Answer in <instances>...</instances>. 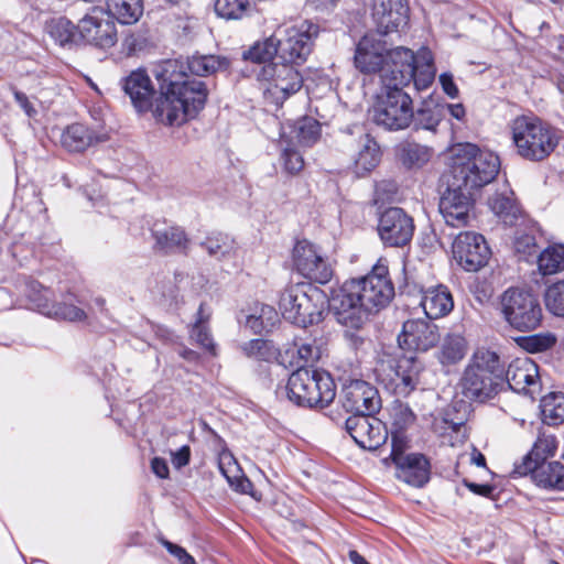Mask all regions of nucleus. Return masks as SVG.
I'll list each match as a JSON object with an SVG mask.
<instances>
[{"instance_id":"1","label":"nucleus","mask_w":564,"mask_h":564,"mask_svg":"<svg viewBox=\"0 0 564 564\" xmlns=\"http://www.w3.org/2000/svg\"><path fill=\"white\" fill-rule=\"evenodd\" d=\"M160 83V96L143 68L130 72L121 79V87L139 113L152 111L155 119L164 124H182L194 118L204 107L207 90L202 80L191 78L184 72L181 61L169 59L159 64L155 70Z\"/></svg>"},{"instance_id":"2","label":"nucleus","mask_w":564,"mask_h":564,"mask_svg":"<svg viewBox=\"0 0 564 564\" xmlns=\"http://www.w3.org/2000/svg\"><path fill=\"white\" fill-rule=\"evenodd\" d=\"M447 189L441 197L440 212L447 225H467L474 208L473 191L489 184L498 174V155L473 143H458L449 150Z\"/></svg>"},{"instance_id":"3","label":"nucleus","mask_w":564,"mask_h":564,"mask_svg":"<svg viewBox=\"0 0 564 564\" xmlns=\"http://www.w3.org/2000/svg\"><path fill=\"white\" fill-rule=\"evenodd\" d=\"M393 296L388 262L380 258L367 275L347 280L334 289L328 305L338 323L359 328L370 313L386 307Z\"/></svg>"},{"instance_id":"4","label":"nucleus","mask_w":564,"mask_h":564,"mask_svg":"<svg viewBox=\"0 0 564 564\" xmlns=\"http://www.w3.org/2000/svg\"><path fill=\"white\" fill-rule=\"evenodd\" d=\"M397 55L403 57L402 70H398L397 77L383 76L381 89L369 108L372 122L389 131L406 129L414 117L413 100L403 91V87L411 83L413 75L408 64L412 57L405 51H399Z\"/></svg>"},{"instance_id":"5","label":"nucleus","mask_w":564,"mask_h":564,"mask_svg":"<svg viewBox=\"0 0 564 564\" xmlns=\"http://www.w3.org/2000/svg\"><path fill=\"white\" fill-rule=\"evenodd\" d=\"M503 373L505 366L496 351L477 349L462 378L464 395L479 402L494 398L503 384Z\"/></svg>"},{"instance_id":"6","label":"nucleus","mask_w":564,"mask_h":564,"mask_svg":"<svg viewBox=\"0 0 564 564\" xmlns=\"http://www.w3.org/2000/svg\"><path fill=\"white\" fill-rule=\"evenodd\" d=\"M517 153L524 160L539 162L558 145L555 128L535 116H519L510 124Z\"/></svg>"},{"instance_id":"7","label":"nucleus","mask_w":564,"mask_h":564,"mask_svg":"<svg viewBox=\"0 0 564 564\" xmlns=\"http://www.w3.org/2000/svg\"><path fill=\"white\" fill-rule=\"evenodd\" d=\"M326 303L325 293L308 282L286 286L279 301L282 316L302 327L318 323Z\"/></svg>"},{"instance_id":"8","label":"nucleus","mask_w":564,"mask_h":564,"mask_svg":"<svg viewBox=\"0 0 564 564\" xmlns=\"http://www.w3.org/2000/svg\"><path fill=\"white\" fill-rule=\"evenodd\" d=\"M290 401L304 408H324L336 397V387L329 373L300 366L286 384Z\"/></svg>"},{"instance_id":"9","label":"nucleus","mask_w":564,"mask_h":564,"mask_svg":"<svg viewBox=\"0 0 564 564\" xmlns=\"http://www.w3.org/2000/svg\"><path fill=\"white\" fill-rule=\"evenodd\" d=\"M421 370V362L406 355H383L376 367L378 380L399 397H406L416 388Z\"/></svg>"},{"instance_id":"10","label":"nucleus","mask_w":564,"mask_h":564,"mask_svg":"<svg viewBox=\"0 0 564 564\" xmlns=\"http://www.w3.org/2000/svg\"><path fill=\"white\" fill-rule=\"evenodd\" d=\"M297 67L282 61L262 66L258 79L263 85L265 98L280 105L297 93L303 86V77Z\"/></svg>"},{"instance_id":"11","label":"nucleus","mask_w":564,"mask_h":564,"mask_svg":"<svg viewBox=\"0 0 564 564\" xmlns=\"http://www.w3.org/2000/svg\"><path fill=\"white\" fill-rule=\"evenodd\" d=\"M501 307L506 321L518 330H532L541 324L542 307L530 292L507 290L501 296Z\"/></svg>"},{"instance_id":"12","label":"nucleus","mask_w":564,"mask_h":564,"mask_svg":"<svg viewBox=\"0 0 564 564\" xmlns=\"http://www.w3.org/2000/svg\"><path fill=\"white\" fill-rule=\"evenodd\" d=\"M394 50H388L387 44L373 34L365 35L357 44L355 53V66L364 74H380L381 85L383 76H398V67L390 61V54Z\"/></svg>"},{"instance_id":"13","label":"nucleus","mask_w":564,"mask_h":564,"mask_svg":"<svg viewBox=\"0 0 564 564\" xmlns=\"http://www.w3.org/2000/svg\"><path fill=\"white\" fill-rule=\"evenodd\" d=\"M316 26L303 21L300 24L278 30L279 58L284 63L300 66L312 52L313 37Z\"/></svg>"},{"instance_id":"14","label":"nucleus","mask_w":564,"mask_h":564,"mask_svg":"<svg viewBox=\"0 0 564 564\" xmlns=\"http://www.w3.org/2000/svg\"><path fill=\"white\" fill-rule=\"evenodd\" d=\"M293 263L306 279L316 283H328L334 274L333 267L319 247L308 240L297 241L293 248Z\"/></svg>"},{"instance_id":"15","label":"nucleus","mask_w":564,"mask_h":564,"mask_svg":"<svg viewBox=\"0 0 564 564\" xmlns=\"http://www.w3.org/2000/svg\"><path fill=\"white\" fill-rule=\"evenodd\" d=\"M80 41L100 48L112 47L117 41L116 24L106 11L94 8L77 23Z\"/></svg>"},{"instance_id":"16","label":"nucleus","mask_w":564,"mask_h":564,"mask_svg":"<svg viewBox=\"0 0 564 564\" xmlns=\"http://www.w3.org/2000/svg\"><path fill=\"white\" fill-rule=\"evenodd\" d=\"M341 403L352 415L375 414L381 406L378 390L360 379H343Z\"/></svg>"},{"instance_id":"17","label":"nucleus","mask_w":564,"mask_h":564,"mask_svg":"<svg viewBox=\"0 0 564 564\" xmlns=\"http://www.w3.org/2000/svg\"><path fill=\"white\" fill-rule=\"evenodd\" d=\"M453 256L464 270L476 272L488 262L490 249L482 235L463 231L453 242Z\"/></svg>"},{"instance_id":"18","label":"nucleus","mask_w":564,"mask_h":564,"mask_svg":"<svg viewBox=\"0 0 564 564\" xmlns=\"http://www.w3.org/2000/svg\"><path fill=\"white\" fill-rule=\"evenodd\" d=\"M378 232L384 245L403 247L414 234L413 219L401 208L392 207L384 210L379 219Z\"/></svg>"},{"instance_id":"19","label":"nucleus","mask_w":564,"mask_h":564,"mask_svg":"<svg viewBox=\"0 0 564 564\" xmlns=\"http://www.w3.org/2000/svg\"><path fill=\"white\" fill-rule=\"evenodd\" d=\"M29 299L33 306L43 315L56 319L79 322L86 318V313L70 302H55L53 292L39 283L30 284Z\"/></svg>"},{"instance_id":"20","label":"nucleus","mask_w":564,"mask_h":564,"mask_svg":"<svg viewBox=\"0 0 564 564\" xmlns=\"http://www.w3.org/2000/svg\"><path fill=\"white\" fill-rule=\"evenodd\" d=\"M346 430L356 444L369 451L379 448L388 438L386 426L372 414L349 416Z\"/></svg>"},{"instance_id":"21","label":"nucleus","mask_w":564,"mask_h":564,"mask_svg":"<svg viewBox=\"0 0 564 564\" xmlns=\"http://www.w3.org/2000/svg\"><path fill=\"white\" fill-rule=\"evenodd\" d=\"M399 51H405L410 53L412 57L408 64H410L413 72L411 82H414L415 88L417 90H425L429 88L435 78L436 72L432 52L427 47H421L415 54L410 48L403 46L394 48L390 54V61L395 67H398V70H402L403 68V57L397 55V52Z\"/></svg>"},{"instance_id":"22","label":"nucleus","mask_w":564,"mask_h":564,"mask_svg":"<svg viewBox=\"0 0 564 564\" xmlns=\"http://www.w3.org/2000/svg\"><path fill=\"white\" fill-rule=\"evenodd\" d=\"M372 18L380 34L399 32L409 21V7L404 0H373Z\"/></svg>"},{"instance_id":"23","label":"nucleus","mask_w":564,"mask_h":564,"mask_svg":"<svg viewBox=\"0 0 564 564\" xmlns=\"http://www.w3.org/2000/svg\"><path fill=\"white\" fill-rule=\"evenodd\" d=\"M440 339L437 326L425 319H410L403 324L402 333L398 336L401 348L426 351L434 347Z\"/></svg>"},{"instance_id":"24","label":"nucleus","mask_w":564,"mask_h":564,"mask_svg":"<svg viewBox=\"0 0 564 564\" xmlns=\"http://www.w3.org/2000/svg\"><path fill=\"white\" fill-rule=\"evenodd\" d=\"M505 380L513 391L533 394L540 388L538 365L529 357L516 358L505 371Z\"/></svg>"},{"instance_id":"25","label":"nucleus","mask_w":564,"mask_h":564,"mask_svg":"<svg viewBox=\"0 0 564 564\" xmlns=\"http://www.w3.org/2000/svg\"><path fill=\"white\" fill-rule=\"evenodd\" d=\"M519 475L531 474L533 481L543 488L564 489V466L558 462L536 464L531 458H523L516 466Z\"/></svg>"},{"instance_id":"26","label":"nucleus","mask_w":564,"mask_h":564,"mask_svg":"<svg viewBox=\"0 0 564 564\" xmlns=\"http://www.w3.org/2000/svg\"><path fill=\"white\" fill-rule=\"evenodd\" d=\"M398 479L413 486L422 487L430 478V463L419 453H410L405 458H399L394 464Z\"/></svg>"},{"instance_id":"27","label":"nucleus","mask_w":564,"mask_h":564,"mask_svg":"<svg viewBox=\"0 0 564 564\" xmlns=\"http://www.w3.org/2000/svg\"><path fill=\"white\" fill-rule=\"evenodd\" d=\"M108 138L106 132L89 129L80 123H74L65 129L61 142L69 152H83L88 148L106 142Z\"/></svg>"},{"instance_id":"28","label":"nucleus","mask_w":564,"mask_h":564,"mask_svg":"<svg viewBox=\"0 0 564 564\" xmlns=\"http://www.w3.org/2000/svg\"><path fill=\"white\" fill-rule=\"evenodd\" d=\"M421 306L430 319L449 314L454 307L451 292L444 285L427 289L422 296Z\"/></svg>"},{"instance_id":"29","label":"nucleus","mask_w":564,"mask_h":564,"mask_svg":"<svg viewBox=\"0 0 564 564\" xmlns=\"http://www.w3.org/2000/svg\"><path fill=\"white\" fill-rule=\"evenodd\" d=\"M491 212L508 226L518 225L523 219L522 212L513 198V193L508 187L496 193L488 200Z\"/></svg>"},{"instance_id":"30","label":"nucleus","mask_w":564,"mask_h":564,"mask_svg":"<svg viewBox=\"0 0 564 564\" xmlns=\"http://www.w3.org/2000/svg\"><path fill=\"white\" fill-rule=\"evenodd\" d=\"M254 334L270 330L279 319L276 311L263 303H254L247 311H242L240 321Z\"/></svg>"},{"instance_id":"31","label":"nucleus","mask_w":564,"mask_h":564,"mask_svg":"<svg viewBox=\"0 0 564 564\" xmlns=\"http://www.w3.org/2000/svg\"><path fill=\"white\" fill-rule=\"evenodd\" d=\"M218 466L220 473L232 489L241 494L252 495V484L243 476L240 466L231 453L226 451L221 452L218 457Z\"/></svg>"},{"instance_id":"32","label":"nucleus","mask_w":564,"mask_h":564,"mask_svg":"<svg viewBox=\"0 0 564 564\" xmlns=\"http://www.w3.org/2000/svg\"><path fill=\"white\" fill-rule=\"evenodd\" d=\"M380 161V149L378 143L368 134L360 138L359 150L354 160V170L358 176L372 171Z\"/></svg>"},{"instance_id":"33","label":"nucleus","mask_w":564,"mask_h":564,"mask_svg":"<svg viewBox=\"0 0 564 564\" xmlns=\"http://www.w3.org/2000/svg\"><path fill=\"white\" fill-rule=\"evenodd\" d=\"M468 351L465 337L458 334L447 335L440 347L438 360L444 366H451L462 361Z\"/></svg>"},{"instance_id":"34","label":"nucleus","mask_w":564,"mask_h":564,"mask_svg":"<svg viewBox=\"0 0 564 564\" xmlns=\"http://www.w3.org/2000/svg\"><path fill=\"white\" fill-rule=\"evenodd\" d=\"M184 65V72L186 73V68L189 72L197 76H208L213 75L219 70H225L229 66V62L225 57H220L217 55H194L192 56L186 65Z\"/></svg>"},{"instance_id":"35","label":"nucleus","mask_w":564,"mask_h":564,"mask_svg":"<svg viewBox=\"0 0 564 564\" xmlns=\"http://www.w3.org/2000/svg\"><path fill=\"white\" fill-rule=\"evenodd\" d=\"M107 13L122 24L135 23L143 13L141 0H107Z\"/></svg>"},{"instance_id":"36","label":"nucleus","mask_w":564,"mask_h":564,"mask_svg":"<svg viewBox=\"0 0 564 564\" xmlns=\"http://www.w3.org/2000/svg\"><path fill=\"white\" fill-rule=\"evenodd\" d=\"M541 415L544 423L557 425L564 421V394L551 392L544 395L540 403Z\"/></svg>"},{"instance_id":"37","label":"nucleus","mask_w":564,"mask_h":564,"mask_svg":"<svg viewBox=\"0 0 564 564\" xmlns=\"http://www.w3.org/2000/svg\"><path fill=\"white\" fill-rule=\"evenodd\" d=\"M47 31L51 37L62 46L80 41L77 25L64 17L51 20Z\"/></svg>"},{"instance_id":"38","label":"nucleus","mask_w":564,"mask_h":564,"mask_svg":"<svg viewBox=\"0 0 564 564\" xmlns=\"http://www.w3.org/2000/svg\"><path fill=\"white\" fill-rule=\"evenodd\" d=\"M538 267L543 275L564 270V245H552L545 248L538 258Z\"/></svg>"},{"instance_id":"39","label":"nucleus","mask_w":564,"mask_h":564,"mask_svg":"<svg viewBox=\"0 0 564 564\" xmlns=\"http://www.w3.org/2000/svg\"><path fill=\"white\" fill-rule=\"evenodd\" d=\"M214 10L224 20H241L252 10L251 0H215Z\"/></svg>"},{"instance_id":"40","label":"nucleus","mask_w":564,"mask_h":564,"mask_svg":"<svg viewBox=\"0 0 564 564\" xmlns=\"http://www.w3.org/2000/svg\"><path fill=\"white\" fill-rule=\"evenodd\" d=\"M279 36L278 31L263 41L254 43L247 52L243 53L246 59L262 63L271 61L275 55L279 56Z\"/></svg>"},{"instance_id":"41","label":"nucleus","mask_w":564,"mask_h":564,"mask_svg":"<svg viewBox=\"0 0 564 564\" xmlns=\"http://www.w3.org/2000/svg\"><path fill=\"white\" fill-rule=\"evenodd\" d=\"M210 313L205 310L204 304L199 305L196 321L191 330V338L199 346L210 352H215V344L208 328Z\"/></svg>"},{"instance_id":"42","label":"nucleus","mask_w":564,"mask_h":564,"mask_svg":"<svg viewBox=\"0 0 564 564\" xmlns=\"http://www.w3.org/2000/svg\"><path fill=\"white\" fill-rule=\"evenodd\" d=\"M155 246L163 251H172L186 247L187 238L183 229L169 227L162 230L153 231Z\"/></svg>"},{"instance_id":"43","label":"nucleus","mask_w":564,"mask_h":564,"mask_svg":"<svg viewBox=\"0 0 564 564\" xmlns=\"http://www.w3.org/2000/svg\"><path fill=\"white\" fill-rule=\"evenodd\" d=\"M281 155L280 162L284 172L289 175H296L304 169V159L294 145L284 139L282 134L280 141Z\"/></svg>"},{"instance_id":"44","label":"nucleus","mask_w":564,"mask_h":564,"mask_svg":"<svg viewBox=\"0 0 564 564\" xmlns=\"http://www.w3.org/2000/svg\"><path fill=\"white\" fill-rule=\"evenodd\" d=\"M293 132L301 145L311 147L321 137V124L312 117H303L294 123Z\"/></svg>"},{"instance_id":"45","label":"nucleus","mask_w":564,"mask_h":564,"mask_svg":"<svg viewBox=\"0 0 564 564\" xmlns=\"http://www.w3.org/2000/svg\"><path fill=\"white\" fill-rule=\"evenodd\" d=\"M399 156L408 167H421L431 159V151L427 147L417 143L401 145Z\"/></svg>"},{"instance_id":"46","label":"nucleus","mask_w":564,"mask_h":564,"mask_svg":"<svg viewBox=\"0 0 564 564\" xmlns=\"http://www.w3.org/2000/svg\"><path fill=\"white\" fill-rule=\"evenodd\" d=\"M557 444L552 435L541 434L535 441L532 451L523 458H531L536 464L546 463V459L554 456Z\"/></svg>"},{"instance_id":"47","label":"nucleus","mask_w":564,"mask_h":564,"mask_svg":"<svg viewBox=\"0 0 564 564\" xmlns=\"http://www.w3.org/2000/svg\"><path fill=\"white\" fill-rule=\"evenodd\" d=\"M545 306L555 316L564 317V280L547 286L544 294Z\"/></svg>"},{"instance_id":"48","label":"nucleus","mask_w":564,"mask_h":564,"mask_svg":"<svg viewBox=\"0 0 564 564\" xmlns=\"http://www.w3.org/2000/svg\"><path fill=\"white\" fill-rule=\"evenodd\" d=\"M204 246L209 256L221 259L235 250V243L227 236L208 237Z\"/></svg>"},{"instance_id":"49","label":"nucleus","mask_w":564,"mask_h":564,"mask_svg":"<svg viewBox=\"0 0 564 564\" xmlns=\"http://www.w3.org/2000/svg\"><path fill=\"white\" fill-rule=\"evenodd\" d=\"M556 343V338L553 334H535L522 338V346L530 352L544 351Z\"/></svg>"},{"instance_id":"50","label":"nucleus","mask_w":564,"mask_h":564,"mask_svg":"<svg viewBox=\"0 0 564 564\" xmlns=\"http://www.w3.org/2000/svg\"><path fill=\"white\" fill-rule=\"evenodd\" d=\"M242 350L249 357L264 360L271 358L274 355L273 346L271 343L261 338L252 339L249 343H246L242 346Z\"/></svg>"},{"instance_id":"51","label":"nucleus","mask_w":564,"mask_h":564,"mask_svg":"<svg viewBox=\"0 0 564 564\" xmlns=\"http://www.w3.org/2000/svg\"><path fill=\"white\" fill-rule=\"evenodd\" d=\"M409 448V441L405 434L401 431L391 432V454L390 459L393 464L398 463L399 458H405L410 453H406Z\"/></svg>"},{"instance_id":"52","label":"nucleus","mask_w":564,"mask_h":564,"mask_svg":"<svg viewBox=\"0 0 564 564\" xmlns=\"http://www.w3.org/2000/svg\"><path fill=\"white\" fill-rule=\"evenodd\" d=\"M392 419V425L397 429L395 431H401L413 422V413L408 406L400 404L393 408Z\"/></svg>"},{"instance_id":"53","label":"nucleus","mask_w":564,"mask_h":564,"mask_svg":"<svg viewBox=\"0 0 564 564\" xmlns=\"http://www.w3.org/2000/svg\"><path fill=\"white\" fill-rule=\"evenodd\" d=\"M318 348L310 343H302L297 346V356L303 365L316 360L318 358Z\"/></svg>"},{"instance_id":"54","label":"nucleus","mask_w":564,"mask_h":564,"mask_svg":"<svg viewBox=\"0 0 564 564\" xmlns=\"http://www.w3.org/2000/svg\"><path fill=\"white\" fill-rule=\"evenodd\" d=\"M514 248L519 253L531 254L535 249V239L532 235L529 234L516 236Z\"/></svg>"},{"instance_id":"55","label":"nucleus","mask_w":564,"mask_h":564,"mask_svg":"<svg viewBox=\"0 0 564 564\" xmlns=\"http://www.w3.org/2000/svg\"><path fill=\"white\" fill-rule=\"evenodd\" d=\"M191 449L189 446L184 445L176 452L171 453V460L175 468L180 469L189 463Z\"/></svg>"},{"instance_id":"56","label":"nucleus","mask_w":564,"mask_h":564,"mask_svg":"<svg viewBox=\"0 0 564 564\" xmlns=\"http://www.w3.org/2000/svg\"><path fill=\"white\" fill-rule=\"evenodd\" d=\"M440 83L443 91L451 98H456L459 90L454 83L453 75L451 73H443L440 75Z\"/></svg>"},{"instance_id":"57","label":"nucleus","mask_w":564,"mask_h":564,"mask_svg":"<svg viewBox=\"0 0 564 564\" xmlns=\"http://www.w3.org/2000/svg\"><path fill=\"white\" fill-rule=\"evenodd\" d=\"M164 545L182 564H195L193 556H191L183 547L169 541H164Z\"/></svg>"},{"instance_id":"58","label":"nucleus","mask_w":564,"mask_h":564,"mask_svg":"<svg viewBox=\"0 0 564 564\" xmlns=\"http://www.w3.org/2000/svg\"><path fill=\"white\" fill-rule=\"evenodd\" d=\"M151 469L159 478H167L169 477V466L165 459L161 457H154L151 460Z\"/></svg>"},{"instance_id":"59","label":"nucleus","mask_w":564,"mask_h":564,"mask_svg":"<svg viewBox=\"0 0 564 564\" xmlns=\"http://www.w3.org/2000/svg\"><path fill=\"white\" fill-rule=\"evenodd\" d=\"M14 98H15V101L19 104V106L24 110V112L29 117H32L36 113L35 109L29 101V98L26 97L25 94H23L21 91H14Z\"/></svg>"},{"instance_id":"60","label":"nucleus","mask_w":564,"mask_h":564,"mask_svg":"<svg viewBox=\"0 0 564 564\" xmlns=\"http://www.w3.org/2000/svg\"><path fill=\"white\" fill-rule=\"evenodd\" d=\"M465 485L471 492L484 497H489L494 491L490 485H478L475 482H465Z\"/></svg>"},{"instance_id":"61","label":"nucleus","mask_w":564,"mask_h":564,"mask_svg":"<svg viewBox=\"0 0 564 564\" xmlns=\"http://www.w3.org/2000/svg\"><path fill=\"white\" fill-rule=\"evenodd\" d=\"M550 48L558 58H564V36L560 35L551 40Z\"/></svg>"},{"instance_id":"62","label":"nucleus","mask_w":564,"mask_h":564,"mask_svg":"<svg viewBox=\"0 0 564 564\" xmlns=\"http://www.w3.org/2000/svg\"><path fill=\"white\" fill-rule=\"evenodd\" d=\"M447 110L451 116L457 120H463L465 118L466 111L462 104H449L447 105Z\"/></svg>"},{"instance_id":"63","label":"nucleus","mask_w":564,"mask_h":564,"mask_svg":"<svg viewBox=\"0 0 564 564\" xmlns=\"http://www.w3.org/2000/svg\"><path fill=\"white\" fill-rule=\"evenodd\" d=\"M470 462L478 467L486 466L485 456L480 452H478L476 448H473Z\"/></svg>"},{"instance_id":"64","label":"nucleus","mask_w":564,"mask_h":564,"mask_svg":"<svg viewBox=\"0 0 564 564\" xmlns=\"http://www.w3.org/2000/svg\"><path fill=\"white\" fill-rule=\"evenodd\" d=\"M348 557L352 564H369L367 560L355 550L349 551Z\"/></svg>"}]
</instances>
